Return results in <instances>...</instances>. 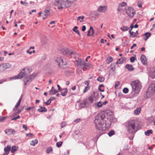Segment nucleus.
Returning <instances> with one entry per match:
<instances>
[{
  "mask_svg": "<svg viewBox=\"0 0 155 155\" xmlns=\"http://www.w3.org/2000/svg\"><path fill=\"white\" fill-rule=\"evenodd\" d=\"M88 105V103L87 102V100L84 99L83 101L79 105V108L81 109L82 108H84L87 107Z\"/></svg>",
  "mask_w": 155,
  "mask_h": 155,
  "instance_id": "obj_10",
  "label": "nucleus"
},
{
  "mask_svg": "<svg viewBox=\"0 0 155 155\" xmlns=\"http://www.w3.org/2000/svg\"><path fill=\"white\" fill-rule=\"evenodd\" d=\"M153 131L152 130H148L147 131L145 132V134L146 135L149 136L151 134H152Z\"/></svg>",
  "mask_w": 155,
  "mask_h": 155,
  "instance_id": "obj_27",
  "label": "nucleus"
},
{
  "mask_svg": "<svg viewBox=\"0 0 155 155\" xmlns=\"http://www.w3.org/2000/svg\"><path fill=\"white\" fill-rule=\"evenodd\" d=\"M155 93V84H152L149 87L148 91L147 92V96H148V94L149 96H151Z\"/></svg>",
  "mask_w": 155,
  "mask_h": 155,
  "instance_id": "obj_7",
  "label": "nucleus"
},
{
  "mask_svg": "<svg viewBox=\"0 0 155 155\" xmlns=\"http://www.w3.org/2000/svg\"><path fill=\"white\" fill-rule=\"evenodd\" d=\"M62 127L63 128L65 127V122H62L61 123Z\"/></svg>",
  "mask_w": 155,
  "mask_h": 155,
  "instance_id": "obj_56",
  "label": "nucleus"
},
{
  "mask_svg": "<svg viewBox=\"0 0 155 155\" xmlns=\"http://www.w3.org/2000/svg\"><path fill=\"white\" fill-rule=\"evenodd\" d=\"M90 89V86H87L84 88L83 91V93H85L87 92Z\"/></svg>",
  "mask_w": 155,
  "mask_h": 155,
  "instance_id": "obj_41",
  "label": "nucleus"
},
{
  "mask_svg": "<svg viewBox=\"0 0 155 155\" xmlns=\"http://www.w3.org/2000/svg\"><path fill=\"white\" fill-rule=\"evenodd\" d=\"M129 33L130 34V37H136L135 35L133 34H134L133 31H132V32H131L130 33Z\"/></svg>",
  "mask_w": 155,
  "mask_h": 155,
  "instance_id": "obj_51",
  "label": "nucleus"
},
{
  "mask_svg": "<svg viewBox=\"0 0 155 155\" xmlns=\"http://www.w3.org/2000/svg\"><path fill=\"white\" fill-rule=\"evenodd\" d=\"M140 59L142 64L144 65L147 64V60L146 56L143 54H142L140 57Z\"/></svg>",
  "mask_w": 155,
  "mask_h": 155,
  "instance_id": "obj_15",
  "label": "nucleus"
},
{
  "mask_svg": "<svg viewBox=\"0 0 155 155\" xmlns=\"http://www.w3.org/2000/svg\"><path fill=\"white\" fill-rule=\"evenodd\" d=\"M141 108L140 107H138L134 111V113L136 115H138L140 113Z\"/></svg>",
  "mask_w": 155,
  "mask_h": 155,
  "instance_id": "obj_26",
  "label": "nucleus"
},
{
  "mask_svg": "<svg viewBox=\"0 0 155 155\" xmlns=\"http://www.w3.org/2000/svg\"><path fill=\"white\" fill-rule=\"evenodd\" d=\"M6 81H7L6 79H4L1 80L0 81V84L2 83L3 82H5Z\"/></svg>",
  "mask_w": 155,
  "mask_h": 155,
  "instance_id": "obj_57",
  "label": "nucleus"
},
{
  "mask_svg": "<svg viewBox=\"0 0 155 155\" xmlns=\"http://www.w3.org/2000/svg\"><path fill=\"white\" fill-rule=\"evenodd\" d=\"M137 45L136 44H134L131 47L130 49H132L134 47H135Z\"/></svg>",
  "mask_w": 155,
  "mask_h": 155,
  "instance_id": "obj_62",
  "label": "nucleus"
},
{
  "mask_svg": "<svg viewBox=\"0 0 155 155\" xmlns=\"http://www.w3.org/2000/svg\"><path fill=\"white\" fill-rule=\"evenodd\" d=\"M120 82L119 81H116L115 84V88H116L120 84Z\"/></svg>",
  "mask_w": 155,
  "mask_h": 155,
  "instance_id": "obj_49",
  "label": "nucleus"
},
{
  "mask_svg": "<svg viewBox=\"0 0 155 155\" xmlns=\"http://www.w3.org/2000/svg\"><path fill=\"white\" fill-rule=\"evenodd\" d=\"M20 118V116L19 115H18L17 117L12 118L11 120H16L17 119H18Z\"/></svg>",
  "mask_w": 155,
  "mask_h": 155,
  "instance_id": "obj_50",
  "label": "nucleus"
},
{
  "mask_svg": "<svg viewBox=\"0 0 155 155\" xmlns=\"http://www.w3.org/2000/svg\"><path fill=\"white\" fill-rule=\"evenodd\" d=\"M5 67L4 66L3 64L0 65V72L4 71L5 70Z\"/></svg>",
  "mask_w": 155,
  "mask_h": 155,
  "instance_id": "obj_35",
  "label": "nucleus"
},
{
  "mask_svg": "<svg viewBox=\"0 0 155 155\" xmlns=\"http://www.w3.org/2000/svg\"><path fill=\"white\" fill-rule=\"evenodd\" d=\"M90 82V81L88 80L85 82V84L87 85V86H88V85L89 84Z\"/></svg>",
  "mask_w": 155,
  "mask_h": 155,
  "instance_id": "obj_58",
  "label": "nucleus"
},
{
  "mask_svg": "<svg viewBox=\"0 0 155 155\" xmlns=\"http://www.w3.org/2000/svg\"><path fill=\"white\" fill-rule=\"evenodd\" d=\"M84 61L81 59H79L78 60L75 61V64L77 66L80 65L81 67H83L84 64Z\"/></svg>",
  "mask_w": 155,
  "mask_h": 155,
  "instance_id": "obj_11",
  "label": "nucleus"
},
{
  "mask_svg": "<svg viewBox=\"0 0 155 155\" xmlns=\"http://www.w3.org/2000/svg\"><path fill=\"white\" fill-rule=\"evenodd\" d=\"M89 100L91 102H92L93 101V98L92 97H90L89 98Z\"/></svg>",
  "mask_w": 155,
  "mask_h": 155,
  "instance_id": "obj_60",
  "label": "nucleus"
},
{
  "mask_svg": "<svg viewBox=\"0 0 155 155\" xmlns=\"http://www.w3.org/2000/svg\"><path fill=\"white\" fill-rule=\"evenodd\" d=\"M62 143V142L59 141L56 143V145L57 147H60L61 146Z\"/></svg>",
  "mask_w": 155,
  "mask_h": 155,
  "instance_id": "obj_40",
  "label": "nucleus"
},
{
  "mask_svg": "<svg viewBox=\"0 0 155 155\" xmlns=\"http://www.w3.org/2000/svg\"><path fill=\"white\" fill-rule=\"evenodd\" d=\"M126 60V59L125 58L121 57L118 59L117 61L116 62V63L117 64H121L123 63Z\"/></svg>",
  "mask_w": 155,
  "mask_h": 155,
  "instance_id": "obj_17",
  "label": "nucleus"
},
{
  "mask_svg": "<svg viewBox=\"0 0 155 155\" xmlns=\"http://www.w3.org/2000/svg\"><path fill=\"white\" fill-rule=\"evenodd\" d=\"M88 66V65L87 64L85 63V62H84L83 67H82L83 70L84 71H85V69Z\"/></svg>",
  "mask_w": 155,
  "mask_h": 155,
  "instance_id": "obj_39",
  "label": "nucleus"
},
{
  "mask_svg": "<svg viewBox=\"0 0 155 155\" xmlns=\"http://www.w3.org/2000/svg\"><path fill=\"white\" fill-rule=\"evenodd\" d=\"M38 111L40 112H46L47 111V109L44 107H41V109H38L37 110Z\"/></svg>",
  "mask_w": 155,
  "mask_h": 155,
  "instance_id": "obj_25",
  "label": "nucleus"
},
{
  "mask_svg": "<svg viewBox=\"0 0 155 155\" xmlns=\"http://www.w3.org/2000/svg\"><path fill=\"white\" fill-rule=\"evenodd\" d=\"M125 67L129 71H132L134 69L133 66L131 64H127L126 65Z\"/></svg>",
  "mask_w": 155,
  "mask_h": 155,
  "instance_id": "obj_18",
  "label": "nucleus"
},
{
  "mask_svg": "<svg viewBox=\"0 0 155 155\" xmlns=\"http://www.w3.org/2000/svg\"><path fill=\"white\" fill-rule=\"evenodd\" d=\"M38 143V140L36 139L34 140H32L30 144L31 145L34 146L35 144Z\"/></svg>",
  "mask_w": 155,
  "mask_h": 155,
  "instance_id": "obj_30",
  "label": "nucleus"
},
{
  "mask_svg": "<svg viewBox=\"0 0 155 155\" xmlns=\"http://www.w3.org/2000/svg\"><path fill=\"white\" fill-rule=\"evenodd\" d=\"M18 147L13 146L12 147V149L11 150V152L12 153H14L18 149Z\"/></svg>",
  "mask_w": 155,
  "mask_h": 155,
  "instance_id": "obj_24",
  "label": "nucleus"
},
{
  "mask_svg": "<svg viewBox=\"0 0 155 155\" xmlns=\"http://www.w3.org/2000/svg\"><path fill=\"white\" fill-rule=\"evenodd\" d=\"M136 59V58L134 57H132L130 58V61L132 63H133Z\"/></svg>",
  "mask_w": 155,
  "mask_h": 155,
  "instance_id": "obj_46",
  "label": "nucleus"
},
{
  "mask_svg": "<svg viewBox=\"0 0 155 155\" xmlns=\"http://www.w3.org/2000/svg\"><path fill=\"white\" fill-rule=\"evenodd\" d=\"M22 71L25 73V74L26 75H28V76H29V74L31 71V70L30 69L26 68H23L22 70Z\"/></svg>",
  "mask_w": 155,
  "mask_h": 155,
  "instance_id": "obj_16",
  "label": "nucleus"
},
{
  "mask_svg": "<svg viewBox=\"0 0 155 155\" xmlns=\"http://www.w3.org/2000/svg\"><path fill=\"white\" fill-rule=\"evenodd\" d=\"M107 10V7L105 6H100L97 10V11L100 12H105Z\"/></svg>",
  "mask_w": 155,
  "mask_h": 155,
  "instance_id": "obj_13",
  "label": "nucleus"
},
{
  "mask_svg": "<svg viewBox=\"0 0 155 155\" xmlns=\"http://www.w3.org/2000/svg\"><path fill=\"white\" fill-rule=\"evenodd\" d=\"M50 9L48 8H46L44 11L45 13L44 16L43 17V19H45L46 18L47 16L48 15L49 13Z\"/></svg>",
  "mask_w": 155,
  "mask_h": 155,
  "instance_id": "obj_19",
  "label": "nucleus"
},
{
  "mask_svg": "<svg viewBox=\"0 0 155 155\" xmlns=\"http://www.w3.org/2000/svg\"><path fill=\"white\" fill-rule=\"evenodd\" d=\"M117 64L115 62H114L111 65V69L113 72H114L116 69V65Z\"/></svg>",
  "mask_w": 155,
  "mask_h": 155,
  "instance_id": "obj_23",
  "label": "nucleus"
},
{
  "mask_svg": "<svg viewBox=\"0 0 155 155\" xmlns=\"http://www.w3.org/2000/svg\"><path fill=\"white\" fill-rule=\"evenodd\" d=\"M120 29L123 31H127L128 30L129 28L126 26H123L122 27H120Z\"/></svg>",
  "mask_w": 155,
  "mask_h": 155,
  "instance_id": "obj_31",
  "label": "nucleus"
},
{
  "mask_svg": "<svg viewBox=\"0 0 155 155\" xmlns=\"http://www.w3.org/2000/svg\"><path fill=\"white\" fill-rule=\"evenodd\" d=\"M90 30H92V34H91V36L93 35L94 34V30L93 29V28L92 26H91L90 28Z\"/></svg>",
  "mask_w": 155,
  "mask_h": 155,
  "instance_id": "obj_48",
  "label": "nucleus"
},
{
  "mask_svg": "<svg viewBox=\"0 0 155 155\" xmlns=\"http://www.w3.org/2000/svg\"><path fill=\"white\" fill-rule=\"evenodd\" d=\"M78 28V27L77 26H75L74 27V28L72 30H73V31L74 32H75L77 30H76V29H77Z\"/></svg>",
  "mask_w": 155,
  "mask_h": 155,
  "instance_id": "obj_61",
  "label": "nucleus"
},
{
  "mask_svg": "<svg viewBox=\"0 0 155 155\" xmlns=\"http://www.w3.org/2000/svg\"><path fill=\"white\" fill-rule=\"evenodd\" d=\"M104 79L105 78L104 77H99L97 78V80L99 82H103L104 81Z\"/></svg>",
  "mask_w": 155,
  "mask_h": 155,
  "instance_id": "obj_32",
  "label": "nucleus"
},
{
  "mask_svg": "<svg viewBox=\"0 0 155 155\" xmlns=\"http://www.w3.org/2000/svg\"><path fill=\"white\" fill-rule=\"evenodd\" d=\"M25 73L23 72L22 71H21L17 75L11 77L10 78L11 80L13 79H20L22 78H27L28 77H29L28 75H26Z\"/></svg>",
  "mask_w": 155,
  "mask_h": 155,
  "instance_id": "obj_6",
  "label": "nucleus"
},
{
  "mask_svg": "<svg viewBox=\"0 0 155 155\" xmlns=\"http://www.w3.org/2000/svg\"><path fill=\"white\" fill-rule=\"evenodd\" d=\"M132 90L136 94H138L141 88V85L139 81L136 80L131 82L130 83Z\"/></svg>",
  "mask_w": 155,
  "mask_h": 155,
  "instance_id": "obj_3",
  "label": "nucleus"
},
{
  "mask_svg": "<svg viewBox=\"0 0 155 155\" xmlns=\"http://www.w3.org/2000/svg\"><path fill=\"white\" fill-rule=\"evenodd\" d=\"M74 32H76L77 34L79 36H81V34L80 33L79 31L78 30H77Z\"/></svg>",
  "mask_w": 155,
  "mask_h": 155,
  "instance_id": "obj_64",
  "label": "nucleus"
},
{
  "mask_svg": "<svg viewBox=\"0 0 155 155\" xmlns=\"http://www.w3.org/2000/svg\"><path fill=\"white\" fill-rule=\"evenodd\" d=\"M81 120L80 119H77L75 120L74 122L75 123H78Z\"/></svg>",
  "mask_w": 155,
  "mask_h": 155,
  "instance_id": "obj_63",
  "label": "nucleus"
},
{
  "mask_svg": "<svg viewBox=\"0 0 155 155\" xmlns=\"http://www.w3.org/2000/svg\"><path fill=\"white\" fill-rule=\"evenodd\" d=\"M52 150V149L51 147H48L46 150V152L47 153H49Z\"/></svg>",
  "mask_w": 155,
  "mask_h": 155,
  "instance_id": "obj_43",
  "label": "nucleus"
},
{
  "mask_svg": "<svg viewBox=\"0 0 155 155\" xmlns=\"http://www.w3.org/2000/svg\"><path fill=\"white\" fill-rule=\"evenodd\" d=\"M56 99V98L54 97H50L49 99L51 101L53 100H55Z\"/></svg>",
  "mask_w": 155,
  "mask_h": 155,
  "instance_id": "obj_59",
  "label": "nucleus"
},
{
  "mask_svg": "<svg viewBox=\"0 0 155 155\" xmlns=\"http://www.w3.org/2000/svg\"><path fill=\"white\" fill-rule=\"evenodd\" d=\"M126 127L128 132L130 133H135L140 129L139 126H136L135 121L131 120L127 122Z\"/></svg>",
  "mask_w": 155,
  "mask_h": 155,
  "instance_id": "obj_2",
  "label": "nucleus"
},
{
  "mask_svg": "<svg viewBox=\"0 0 155 155\" xmlns=\"http://www.w3.org/2000/svg\"><path fill=\"white\" fill-rule=\"evenodd\" d=\"M95 105H97L98 107H102V103L100 101L97 104L95 103Z\"/></svg>",
  "mask_w": 155,
  "mask_h": 155,
  "instance_id": "obj_42",
  "label": "nucleus"
},
{
  "mask_svg": "<svg viewBox=\"0 0 155 155\" xmlns=\"http://www.w3.org/2000/svg\"><path fill=\"white\" fill-rule=\"evenodd\" d=\"M67 3V2L64 1H62L60 0H56L54 2V5L56 6H58L60 5L61 6L63 4H66Z\"/></svg>",
  "mask_w": 155,
  "mask_h": 155,
  "instance_id": "obj_12",
  "label": "nucleus"
},
{
  "mask_svg": "<svg viewBox=\"0 0 155 155\" xmlns=\"http://www.w3.org/2000/svg\"><path fill=\"white\" fill-rule=\"evenodd\" d=\"M36 76V74H32L30 75L29 77H28V78H24V82L25 85L28 84L32 80L34 79Z\"/></svg>",
  "mask_w": 155,
  "mask_h": 155,
  "instance_id": "obj_9",
  "label": "nucleus"
},
{
  "mask_svg": "<svg viewBox=\"0 0 155 155\" xmlns=\"http://www.w3.org/2000/svg\"><path fill=\"white\" fill-rule=\"evenodd\" d=\"M128 89L127 87L124 88L123 90V92L125 94H127L128 92Z\"/></svg>",
  "mask_w": 155,
  "mask_h": 155,
  "instance_id": "obj_45",
  "label": "nucleus"
},
{
  "mask_svg": "<svg viewBox=\"0 0 155 155\" xmlns=\"http://www.w3.org/2000/svg\"><path fill=\"white\" fill-rule=\"evenodd\" d=\"M4 66L5 67V70L9 68L12 67V65L9 63H5L3 64Z\"/></svg>",
  "mask_w": 155,
  "mask_h": 155,
  "instance_id": "obj_28",
  "label": "nucleus"
},
{
  "mask_svg": "<svg viewBox=\"0 0 155 155\" xmlns=\"http://www.w3.org/2000/svg\"><path fill=\"white\" fill-rule=\"evenodd\" d=\"M115 134V131L113 130H112L110 131L108 133V134L109 136L110 137H111L112 135H114Z\"/></svg>",
  "mask_w": 155,
  "mask_h": 155,
  "instance_id": "obj_34",
  "label": "nucleus"
},
{
  "mask_svg": "<svg viewBox=\"0 0 155 155\" xmlns=\"http://www.w3.org/2000/svg\"><path fill=\"white\" fill-rule=\"evenodd\" d=\"M64 92H61V95L63 96L64 97L66 95V94L68 93V90L67 88L64 89Z\"/></svg>",
  "mask_w": 155,
  "mask_h": 155,
  "instance_id": "obj_33",
  "label": "nucleus"
},
{
  "mask_svg": "<svg viewBox=\"0 0 155 155\" xmlns=\"http://www.w3.org/2000/svg\"><path fill=\"white\" fill-rule=\"evenodd\" d=\"M58 91L54 89V87L52 86L51 87V89L49 91V94L50 95H53L57 93Z\"/></svg>",
  "mask_w": 155,
  "mask_h": 155,
  "instance_id": "obj_20",
  "label": "nucleus"
},
{
  "mask_svg": "<svg viewBox=\"0 0 155 155\" xmlns=\"http://www.w3.org/2000/svg\"><path fill=\"white\" fill-rule=\"evenodd\" d=\"M26 136L27 137L29 136L30 137H32L34 136L33 134L31 133H29L26 134Z\"/></svg>",
  "mask_w": 155,
  "mask_h": 155,
  "instance_id": "obj_52",
  "label": "nucleus"
},
{
  "mask_svg": "<svg viewBox=\"0 0 155 155\" xmlns=\"http://www.w3.org/2000/svg\"><path fill=\"white\" fill-rule=\"evenodd\" d=\"M11 146L10 145H8L6 147H5L4 148V150L5 152H7L9 153L11 149Z\"/></svg>",
  "mask_w": 155,
  "mask_h": 155,
  "instance_id": "obj_21",
  "label": "nucleus"
},
{
  "mask_svg": "<svg viewBox=\"0 0 155 155\" xmlns=\"http://www.w3.org/2000/svg\"><path fill=\"white\" fill-rule=\"evenodd\" d=\"M113 60L111 56H109L108 58H107V64H109Z\"/></svg>",
  "mask_w": 155,
  "mask_h": 155,
  "instance_id": "obj_37",
  "label": "nucleus"
},
{
  "mask_svg": "<svg viewBox=\"0 0 155 155\" xmlns=\"http://www.w3.org/2000/svg\"><path fill=\"white\" fill-rule=\"evenodd\" d=\"M20 3H21V4L22 5H24L25 6L26 5L28 4V3L27 2H24L22 1H20Z\"/></svg>",
  "mask_w": 155,
  "mask_h": 155,
  "instance_id": "obj_53",
  "label": "nucleus"
},
{
  "mask_svg": "<svg viewBox=\"0 0 155 155\" xmlns=\"http://www.w3.org/2000/svg\"><path fill=\"white\" fill-rule=\"evenodd\" d=\"M97 12L96 11H92L90 13V15L93 17H94L98 15Z\"/></svg>",
  "mask_w": 155,
  "mask_h": 155,
  "instance_id": "obj_22",
  "label": "nucleus"
},
{
  "mask_svg": "<svg viewBox=\"0 0 155 155\" xmlns=\"http://www.w3.org/2000/svg\"><path fill=\"white\" fill-rule=\"evenodd\" d=\"M23 128L25 130H28V128L27 126L25 124H23Z\"/></svg>",
  "mask_w": 155,
  "mask_h": 155,
  "instance_id": "obj_54",
  "label": "nucleus"
},
{
  "mask_svg": "<svg viewBox=\"0 0 155 155\" xmlns=\"http://www.w3.org/2000/svg\"><path fill=\"white\" fill-rule=\"evenodd\" d=\"M125 10L126 13L130 18H133L134 15L135 14V11L132 7H126Z\"/></svg>",
  "mask_w": 155,
  "mask_h": 155,
  "instance_id": "obj_5",
  "label": "nucleus"
},
{
  "mask_svg": "<svg viewBox=\"0 0 155 155\" xmlns=\"http://www.w3.org/2000/svg\"><path fill=\"white\" fill-rule=\"evenodd\" d=\"M84 18V16H79L77 18V20L79 21L80 22H82L84 21L83 20Z\"/></svg>",
  "mask_w": 155,
  "mask_h": 155,
  "instance_id": "obj_36",
  "label": "nucleus"
},
{
  "mask_svg": "<svg viewBox=\"0 0 155 155\" xmlns=\"http://www.w3.org/2000/svg\"><path fill=\"white\" fill-rule=\"evenodd\" d=\"M55 61L58 63L59 67H62L63 68H64L62 66L65 65H67L68 63L67 60L65 58H62L60 57H58L55 60Z\"/></svg>",
  "mask_w": 155,
  "mask_h": 155,
  "instance_id": "obj_4",
  "label": "nucleus"
},
{
  "mask_svg": "<svg viewBox=\"0 0 155 155\" xmlns=\"http://www.w3.org/2000/svg\"><path fill=\"white\" fill-rule=\"evenodd\" d=\"M51 101L49 99L47 102H44V103H45L46 105H49L51 103Z\"/></svg>",
  "mask_w": 155,
  "mask_h": 155,
  "instance_id": "obj_47",
  "label": "nucleus"
},
{
  "mask_svg": "<svg viewBox=\"0 0 155 155\" xmlns=\"http://www.w3.org/2000/svg\"><path fill=\"white\" fill-rule=\"evenodd\" d=\"M7 118V117H0V122L3 121Z\"/></svg>",
  "mask_w": 155,
  "mask_h": 155,
  "instance_id": "obj_44",
  "label": "nucleus"
},
{
  "mask_svg": "<svg viewBox=\"0 0 155 155\" xmlns=\"http://www.w3.org/2000/svg\"><path fill=\"white\" fill-rule=\"evenodd\" d=\"M105 117L104 114H99L96 117L94 121L96 130L95 136L97 139L101 135L105 133V131L107 129L106 127H103Z\"/></svg>",
  "mask_w": 155,
  "mask_h": 155,
  "instance_id": "obj_1",
  "label": "nucleus"
},
{
  "mask_svg": "<svg viewBox=\"0 0 155 155\" xmlns=\"http://www.w3.org/2000/svg\"><path fill=\"white\" fill-rule=\"evenodd\" d=\"M144 35L146 36V38H144L145 40L146 41L149 37L151 35V34L150 32H146L144 34Z\"/></svg>",
  "mask_w": 155,
  "mask_h": 155,
  "instance_id": "obj_29",
  "label": "nucleus"
},
{
  "mask_svg": "<svg viewBox=\"0 0 155 155\" xmlns=\"http://www.w3.org/2000/svg\"><path fill=\"white\" fill-rule=\"evenodd\" d=\"M61 51L63 54L66 56H68L73 54H74V55H75V53L72 50L67 48L62 49L61 50Z\"/></svg>",
  "mask_w": 155,
  "mask_h": 155,
  "instance_id": "obj_8",
  "label": "nucleus"
},
{
  "mask_svg": "<svg viewBox=\"0 0 155 155\" xmlns=\"http://www.w3.org/2000/svg\"><path fill=\"white\" fill-rule=\"evenodd\" d=\"M86 29V27L85 25H83L82 26V31H85Z\"/></svg>",
  "mask_w": 155,
  "mask_h": 155,
  "instance_id": "obj_55",
  "label": "nucleus"
},
{
  "mask_svg": "<svg viewBox=\"0 0 155 155\" xmlns=\"http://www.w3.org/2000/svg\"><path fill=\"white\" fill-rule=\"evenodd\" d=\"M118 5L119 7H122L126 6L127 5V4L126 3L123 2L120 3H119Z\"/></svg>",
  "mask_w": 155,
  "mask_h": 155,
  "instance_id": "obj_38",
  "label": "nucleus"
},
{
  "mask_svg": "<svg viewBox=\"0 0 155 155\" xmlns=\"http://www.w3.org/2000/svg\"><path fill=\"white\" fill-rule=\"evenodd\" d=\"M5 132L8 135H11L12 134H14L15 133V131L13 129H7L5 130Z\"/></svg>",
  "mask_w": 155,
  "mask_h": 155,
  "instance_id": "obj_14",
  "label": "nucleus"
}]
</instances>
